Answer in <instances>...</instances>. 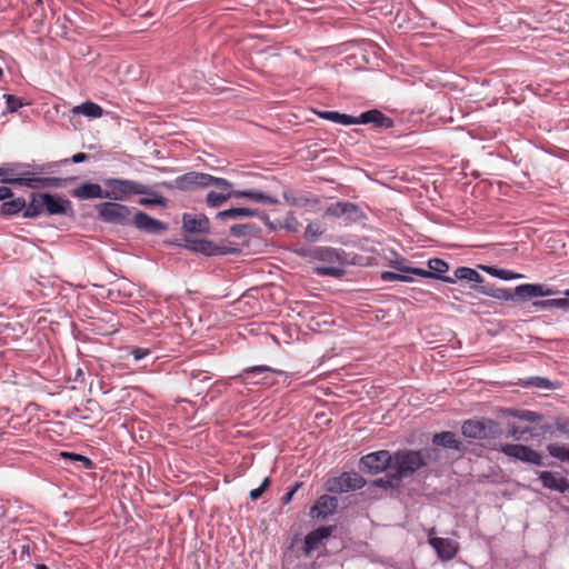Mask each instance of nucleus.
Listing matches in <instances>:
<instances>
[{"instance_id":"17","label":"nucleus","mask_w":569,"mask_h":569,"mask_svg":"<svg viewBox=\"0 0 569 569\" xmlns=\"http://www.w3.org/2000/svg\"><path fill=\"white\" fill-rule=\"evenodd\" d=\"M337 507L338 501L335 497L323 495L312 506L310 515L312 518L326 519L336 511Z\"/></svg>"},{"instance_id":"44","label":"nucleus","mask_w":569,"mask_h":569,"mask_svg":"<svg viewBox=\"0 0 569 569\" xmlns=\"http://www.w3.org/2000/svg\"><path fill=\"white\" fill-rule=\"evenodd\" d=\"M549 305L552 308L569 309V300L566 298L549 299Z\"/></svg>"},{"instance_id":"28","label":"nucleus","mask_w":569,"mask_h":569,"mask_svg":"<svg viewBox=\"0 0 569 569\" xmlns=\"http://www.w3.org/2000/svg\"><path fill=\"white\" fill-rule=\"evenodd\" d=\"M548 453L560 460L561 462H569V446L565 443H549L547 446Z\"/></svg>"},{"instance_id":"53","label":"nucleus","mask_w":569,"mask_h":569,"mask_svg":"<svg viewBox=\"0 0 569 569\" xmlns=\"http://www.w3.org/2000/svg\"><path fill=\"white\" fill-rule=\"evenodd\" d=\"M246 228V226H241V224H234L230 228V231L232 234L234 236H239L242 231V229Z\"/></svg>"},{"instance_id":"1","label":"nucleus","mask_w":569,"mask_h":569,"mask_svg":"<svg viewBox=\"0 0 569 569\" xmlns=\"http://www.w3.org/2000/svg\"><path fill=\"white\" fill-rule=\"evenodd\" d=\"M56 167L54 162L37 166L26 162L9 163L0 167V181L30 189L61 188L66 184V179L43 177V174L52 172Z\"/></svg>"},{"instance_id":"35","label":"nucleus","mask_w":569,"mask_h":569,"mask_svg":"<svg viewBox=\"0 0 569 569\" xmlns=\"http://www.w3.org/2000/svg\"><path fill=\"white\" fill-rule=\"evenodd\" d=\"M60 456L70 462H80L83 469H91L93 465L88 457L78 453L62 451Z\"/></svg>"},{"instance_id":"18","label":"nucleus","mask_w":569,"mask_h":569,"mask_svg":"<svg viewBox=\"0 0 569 569\" xmlns=\"http://www.w3.org/2000/svg\"><path fill=\"white\" fill-rule=\"evenodd\" d=\"M539 479L547 489L558 491L560 493H565L569 490V481L556 472L541 471L539 472Z\"/></svg>"},{"instance_id":"40","label":"nucleus","mask_w":569,"mask_h":569,"mask_svg":"<svg viewBox=\"0 0 569 569\" xmlns=\"http://www.w3.org/2000/svg\"><path fill=\"white\" fill-rule=\"evenodd\" d=\"M527 385L542 389H551L553 387L551 381L541 377L530 378Z\"/></svg>"},{"instance_id":"20","label":"nucleus","mask_w":569,"mask_h":569,"mask_svg":"<svg viewBox=\"0 0 569 569\" xmlns=\"http://www.w3.org/2000/svg\"><path fill=\"white\" fill-rule=\"evenodd\" d=\"M73 197L78 199L106 198V190L98 183H82L72 191Z\"/></svg>"},{"instance_id":"50","label":"nucleus","mask_w":569,"mask_h":569,"mask_svg":"<svg viewBox=\"0 0 569 569\" xmlns=\"http://www.w3.org/2000/svg\"><path fill=\"white\" fill-rule=\"evenodd\" d=\"M499 276L501 279H505V280H510V279L521 277L520 274L513 273L512 271H509V270H500Z\"/></svg>"},{"instance_id":"8","label":"nucleus","mask_w":569,"mask_h":569,"mask_svg":"<svg viewBox=\"0 0 569 569\" xmlns=\"http://www.w3.org/2000/svg\"><path fill=\"white\" fill-rule=\"evenodd\" d=\"M498 450L509 458L520 460L526 463L535 466L543 465L541 455L530 447L523 445L505 443L500 445Z\"/></svg>"},{"instance_id":"4","label":"nucleus","mask_w":569,"mask_h":569,"mask_svg":"<svg viewBox=\"0 0 569 569\" xmlns=\"http://www.w3.org/2000/svg\"><path fill=\"white\" fill-rule=\"evenodd\" d=\"M106 198L119 201L136 194L150 193V188L140 182L129 179L109 178L103 181Z\"/></svg>"},{"instance_id":"23","label":"nucleus","mask_w":569,"mask_h":569,"mask_svg":"<svg viewBox=\"0 0 569 569\" xmlns=\"http://www.w3.org/2000/svg\"><path fill=\"white\" fill-rule=\"evenodd\" d=\"M461 432L465 437L471 439H483L487 437V428L480 421H465L461 428Z\"/></svg>"},{"instance_id":"7","label":"nucleus","mask_w":569,"mask_h":569,"mask_svg":"<svg viewBox=\"0 0 569 569\" xmlns=\"http://www.w3.org/2000/svg\"><path fill=\"white\" fill-rule=\"evenodd\" d=\"M393 456L388 450L368 453L360 459V469L371 475H377L392 469Z\"/></svg>"},{"instance_id":"48","label":"nucleus","mask_w":569,"mask_h":569,"mask_svg":"<svg viewBox=\"0 0 569 569\" xmlns=\"http://www.w3.org/2000/svg\"><path fill=\"white\" fill-rule=\"evenodd\" d=\"M381 278L385 281H400V273L386 271V272H382Z\"/></svg>"},{"instance_id":"27","label":"nucleus","mask_w":569,"mask_h":569,"mask_svg":"<svg viewBox=\"0 0 569 569\" xmlns=\"http://www.w3.org/2000/svg\"><path fill=\"white\" fill-rule=\"evenodd\" d=\"M257 214V211L249 208H231L217 213V218L220 220L227 219H240L247 217H253Z\"/></svg>"},{"instance_id":"56","label":"nucleus","mask_w":569,"mask_h":569,"mask_svg":"<svg viewBox=\"0 0 569 569\" xmlns=\"http://www.w3.org/2000/svg\"><path fill=\"white\" fill-rule=\"evenodd\" d=\"M408 274L409 273H405V274L400 273V281H402V282H410V281H412V278L409 277Z\"/></svg>"},{"instance_id":"38","label":"nucleus","mask_w":569,"mask_h":569,"mask_svg":"<svg viewBox=\"0 0 569 569\" xmlns=\"http://www.w3.org/2000/svg\"><path fill=\"white\" fill-rule=\"evenodd\" d=\"M3 98L6 100L7 110L10 113H13V112L18 111V109H20L21 107L24 106L22 100L20 98L16 97V96L3 94Z\"/></svg>"},{"instance_id":"15","label":"nucleus","mask_w":569,"mask_h":569,"mask_svg":"<svg viewBox=\"0 0 569 569\" xmlns=\"http://www.w3.org/2000/svg\"><path fill=\"white\" fill-rule=\"evenodd\" d=\"M131 221L139 230L147 231L149 233H160L167 230V224L153 219L142 211L134 212L133 217H131Z\"/></svg>"},{"instance_id":"19","label":"nucleus","mask_w":569,"mask_h":569,"mask_svg":"<svg viewBox=\"0 0 569 569\" xmlns=\"http://www.w3.org/2000/svg\"><path fill=\"white\" fill-rule=\"evenodd\" d=\"M367 123H373L379 128H391L393 126V121L377 109L368 110L356 117V124Z\"/></svg>"},{"instance_id":"52","label":"nucleus","mask_w":569,"mask_h":569,"mask_svg":"<svg viewBox=\"0 0 569 569\" xmlns=\"http://www.w3.org/2000/svg\"><path fill=\"white\" fill-rule=\"evenodd\" d=\"M87 159H88V154H86L83 152H79V153H76L72 156L71 161L73 163H81V162L86 161Z\"/></svg>"},{"instance_id":"59","label":"nucleus","mask_w":569,"mask_h":569,"mask_svg":"<svg viewBox=\"0 0 569 569\" xmlns=\"http://www.w3.org/2000/svg\"><path fill=\"white\" fill-rule=\"evenodd\" d=\"M2 74H3V71H2V69L0 68V78L2 77Z\"/></svg>"},{"instance_id":"57","label":"nucleus","mask_w":569,"mask_h":569,"mask_svg":"<svg viewBox=\"0 0 569 569\" xmlns=\"http://www.w3.org/2000/svg\"><path fill=\"white\" fill-rule=\"evenodd\" d=\"M37 569H48L44 565H39Z\"/></svg>"},{"instance_id":"31","label":"nucleus","mask_w":569,"mask_h":569,"mask_svg":"<svg viewBox=\"0 0 569 569\" xmlns=\"http://www.w3.org/2000/svg\"><path fill=\"white\" fill-rule=\"evenodd\" d=\"M230 198H234L233 191H210L207 194V204L211 208H217L223 204Z\"/></svg>"},{"instance_id":"41","label":"nucleus","mask_w":569,"mask_h":569,"mask_svg":"<svg viewBox=\"0 0 569 569\" xmlns=\"http://www.w3.org/2000/svg\"><path fill=\"white\" fill-rule=\"evenodd\" d=\"M269 485H270V480L267 477L263 479V481L261 482V485L258 488L250 491L251 500H253V501L258 500L263 495V492L267 490Z\"/></svg>"},{"instance_id":"43","label":"nucleus","mask_w":569,"mask_h":569,"mask_svg":"<svg viewBox=\"0 0 569 569\" xmlns=\"http://www.w3.org/2000/svg\"><path fill=\"white\" fill-rule=\"evenodd\" d=\"M557 431L569 439V420L557 418L555 421Z\"/></svg>"},{"instance_id":"45","label":"nucleus","mask_w":569,"mask_h":569,"mask_svg":"<svg viewBox=\"0 0 569 569\" xmlns=\"http://www.w3.org/2000/svg\"><path fill=\"white\" fill-rule=\"evenodd\" d=\"M202 243V239H187L186 240V248L200 253V247Z\"/></svg>"},{"instance_id":"11","label":"nucleus","mask_w":569,"mask_h":569,"mask_svg":"<svg viewBox=\"0 0 569 569\" xmlns=\"http://www.w3.org/2000/svg\"><path fill=\"white\" fill-rule=\"evenodd\" d=\"M553 295V290L548 288L545 284H535V283H526L520 284L516 287L515 295H498V298H503L506 300L513 299V297H517L521 300H528L533 297H548Z\"/></svg>"},{"instance_id":"25","label":"nucleus","mask_w":569,"mask_h":569,"mask_svg":"<svg viewBox=\"0 0 569 569\" xmlns=\"http://www.w3.org/2000/svg\"><path fill=\"white\" fill-rule=\"evenodd\" d=\"M316 113L321 119H325V120H328V121H331L335 123H339L342 126L356 124V117L340 113L338 111H317Z\"/></svg>"},{"instance_id":"24","label":"nucleus","mask_w":569,"mask_h":569,"mask_svg":"<svg viewBox=\"0 0 569 569\" xmlns=\"http://www.w3.org/2000/svg\"><path fill=\"white\" fill-rule=\"evenodd\" d=\"M72 113L82 114L91 119H97L103 114V109L94 102L86 101L79 106L73 107Z\"/></svg>"},{"instance_id":"34","label":"nucleus","mask_w":569,"mask_h":569,"mask_svg":"<svg viewBox=\"0 0 569 569\" xmlns=\"http://www.w3.org/2000/svg\"><path fill=\"white\" fill-rule=\"evenodd\" d=\"M508 415L515 418H518L523 421L528 422H536L541 419V416L538 415L536 411L531 410H517V409H509Z\"/></svg>"},{"instance_id":"10","label":"nucleus","mask_w":569,"mask_h":569,"mask_svg":"<svg viewBox=\"0 0 569 569\" xmlns=\"http://www.w3.org/2000/svg\"><path fill=\"white\" fill-rule=\"evenodd\" d=\"M428 267H429V270H425L421 268H410V269H406V270L412 274H416V276H419L422 278H437L445 282H449V283L455 282L453 278L442 276L443 273H446L449 270V266L445 260L438 259V258H432L428 261Z\"/></svg>"},{"instance_id":"6","label":"nucleus","mask_w":569,"mask_h":569,"mask_svg":"<svg viewBox=\"0 0 569 569\" xmlns=\"http://www.w3.org/2000/svg\"><path fill=\"white\" fill-rule=\"evenodd\" d=\"M210 180L211 174L192 171L177 177L172 183L162 182L161 186L168 189L194 190L209 187Z\"/></svg>"},{"instance_id":"22","label":"nucleus","mask_w":569,"mask_h":569,"mask_svg":"<svg viewBox=\"0 0 569 569\" xmlns=\"http://www.w3.org/2000/svg\"><path fill=\"white\" fill-rule=\"evenodd\" d=\"M44 213V198L43 193H32L30 202L27 204L23 211L24 218H36Z\"/></svg>"},{"instance_id":"58","label":"nucleus","mask_w":569,"mask_h":569,"mask_svg":"<svg viewBox=\"0 0 569 569\" xmlns=\"http://www.w3.org/2000/svg\"><path fill=\"white\" fill-rule=\"evenodd\" d=\"M565 296H566V297H569V289H566V290H565Z\"/></svg>"},{"instance_id":"37","label":"nucleus","mask_w":569,"mask_h":569,"mask_svg":"<svg viewBox=\"0 0 569 569\" xmlns=\"http://www.w3.org/2000/svg\"><path fill=\"white\" fill-rule=\"evenodd\" d=\"M262 372H273L277 375H286V372L282 370L272 369L267 366H256V367L246 369L243 371V376L246 377V379H249L250 376L262 373Z\"/></svg>"},{"instance_id":"26","label":"nucleus","mask_w":569,"mask_h":569,"mask_svg":"<svg viewBox=\"0 0 569 569\" xmlns=\"http://www.w3.org/2000/svg\"><path fill=\"white\" fill-rule=\"evenodd\" d=\"M432 442L443 448L460 450V441L456 438L455 433L450 431L436 433L432 438Z\"/></svg>"},{"instance_id":"39","label":"nucleus","mask_w":569,"mask_h":569,"mask_svg":"<svg viewBox=\"0 0 569 569\" xmlns=\"http://www.w3.org/2000/svg\"><path fill=\"white\" fill-rule=\"evenodd\" d=\"M322 234V229L318 223H309L305 230V238L308 241H316Z\"/></svg>"},{"instance_id":"21","label":"nucleus","mask_w":569,"mask_h":569,"mask_svg":"<svg viewBox=\"0 0 569 569\" xmlns=\"http://www.w3.org/2000/svg\"><path fill=\"white\" fill-rule=\"evenodd\" d=\"M234 198H246L263 204H277L278 199L259 190H233Z\"/></svg>"},{"instance_id":"13","label":"nucleus","mask_w":569,"mask_h":569,"mask_svg":"<svg viewBox=\"0 0 569 569\" xmlns=\"http://www.w3.org/2000/svg\"><path fill=\"white\" fill-rule=\"evenodd\" d=\"M44 213L49 216L72 213V202L63 196L43 193Z\"/></svg>"},{"instance_id":"54","label":"nucleus","mask_w":569,"mask_h":569,"mask_svg":"<svg viewBox=\"0 0 569 569\" xmlns=\"http://www.w3.org/2000/svg\"><path fill=\"white\" fill-rule=\"evenodd\" d=\"M533 306H536L538 308H541V309L551 308V305H549V299L548 300H542V301H536L533 303Z\"/></svg>"},{"instance_id":"16","label":"nucleus","mask_w":569,"mask_h":569,"mask_svg":"<svg viewBox=\"0 0 569 569\" xmlns=\"http://www.w3.org/2000/svg\"><path fill=\"white\" fill-rule=\"evenodd\" d=\"M332 533L331 526H322L316 530L309 532L305 538L303 551L306 555H310L312 551L319 548L322 541L329 538Z\"/></svg>"},{"instance_id":"3","label":"nucleus","mask_w":569,"mask_h":569,"mask_svg":"<svg viewBox=\"0 0 569 569\" xmlns=\"http://www.w3.org/2000/svg\"><path fill=\"white\" fill-rule=\"evenodd\" d=\"M315 258H317L320 261L329 263V266L316 267V274L321 277L330 276L333 278H340L345 274L342 266L346 261V258L345 252L342 250L329 247L318 248L315 251Z\"/></svg>"},{"instance_id":"51","label":"nucleus","mask_w":569,"mask_h":569,"mask_svg":"<svg viewBox=\"0 0 569 569\" xmlns=\"http://www.w3.org/2000/svg\"><path fill=\"white\" fill-rule=\"evenodd\" d=\"M528 430H523V431H519L517 428L512 427L510 430H509V433L510 436L515 439V440H522L523 439V435L525 432H527Z\"/></svg>"},{"instance_id":"55","label":"nucleus","mask_w":569,"mask_h":569,"mask_svg":"<svg viewBox=\"0 0 569 569\" xmlns=\"http://www.w3.org/2000/svg\"><path fill=\"white\" fill-rule=\"evenodd\" d=\"M393 268L398 271H400L401 273H410L409 271H407L406 269H410L411 267H407V266H403L401 263H395L393 264Z\"/></svg>"},{"instance_id":"46","label":"nucleus","mask_w":569,"mask_h":569,"mask_svg":"<svg viewBox=\"0 0 569 569\" xmlns=\"http://www.w3.org/2000/svg\"><path fill=\"white\" fill-rule=\"evenodd\" d=\"M299 487H300V483H299V482H296V483H295V485H293V486H292V487H291V488H290V489L284 493V496L282 497V503H283V505H288V503L292 500V498H293L295 493L297 492V490L299 489Z\"/></svg>"},{"instance_id":"5","label":"nucleus","mask_w":569,"mask_h":569,"mask_svg":"<svg viewBox=\"0 0 569 569\" xmlns=\"http://www.w3.org/2000/svg\"><path fill=\"white\" fill-rule=\"evenodd\" d=\"M99 217L109 223L129 224L133 209L118 202H102L97 206Z\"/></svg>"},{"instance_id":"14","label":"nucleus","mask_w":569,"mask_h":569,"mask_svg":"<svg viewBox=\"0 0 569 569\" xmlns=\"http://www.w3.org/2000/svg\"><path fill=\"white\" fill-rule=\"evenodd\" d=\"M182 228L186 233H209L210 222L203 213H184Z\"/></svg>"},{"instance_id":"30","label":"nucleus","mask_w":569,"mask_h":569,"mask_svg":"<svg viewBox=\"0 0 569 569\" xmlns=\"http://www.w3.org/2000/svg\"><path fill=\"white\" fill-rule=\"evenodd\" d=\"M200 253L206 256H221L229 253V249L227 247L219 246L211 240L202 239Z\"/></svg>"},{"instance_id":"9","label":"nucleus","mask_w":569,"mask_h":569,"mask_svg":"<svg viewBox=\"0 0 569 569\" xmlns=\"http://www.w3.org/2000/svg\"><path fill=\"white\" fill-rule=\"evenodd\" d=\"M435 528L428 532V542L442 561H449L456 557L460 546L459 542L450 538L435 537Z\"/></svg>"},{"instance_id":"33","label":"nucleus","mask_w":569,"mask_h":569,"mask_svg":"<svg viewBox=\"0 0 569 569\" xmlns=\"http://www.w3.org/2000/svg\"><path fill=\"white\" fill-rule=\"evenodd\" d=\"M455 278L458 280H467L471 282H480L481 276L472 268L460 267L455 270Z\"/></svg>"},{"instance_id":"29","label":"nucleus","mask_w":569,"mask_h":569,"mask_svg":"<svg viewBox=\"0 0 569 569\" xmlns=\"http://www.w3.org/2000/svg\"><path fill=\"white\" fill-rule=\"evenodd\" d=\"M26 208V200L21 197L11 199L9 201H4L1 207V211L4 214H17L21 211H24Z\"/></svg>"},{"instance_id":"49","label":"nucleus","mask_w":569,"mask_h":569,"mask_svg":"<svg viewBox=\"0 0 569 569\" xmlns=\"http://www.w3.org/2000/svg\"><path fill=\"white\" fill-rule=\"evenodd\" d=\"M13 196V192L8 187H0V201L9 199Z\"/></svg>"},{"instance_id":"2","label":"nucleus","mask_w":569,"mask_h":569,"mask_svg":"<svg viewBox=\"0 0 569 569\" xmlns=\"http://www.w3.org/2000/svg\"><path fill=\"white\" fill-rule=\"evenodd\" d=\"M431 456V450H407V451H398L393 456L392 461V470L396 471V475L390 480L378 479L375 480V486L381 488L395 487L399 483V481L407 477L419 468L427 463V459Z\"/></svg>"},{"instance_id":"32","label":"nucleus","mask_w":569,"mask_h":569,"mask_svg":"<svg viewBox=\"0 0 569 569\" xmlns=\"http://www.w3.org/2000/svg\"><path fill=\"white\" fill-rule=\"evenodd\" d=\"M357 211H358V207L350 202H337L335 206L330 207L327 210V212L329 214L337 216V217L345 216V214L351 216L352 213H355Z\"/></svg>"},{"instance_id":"42","label":"nucleus","mask_w":569,"mask_h":569,"mask_svg":"<svg viewBox=\"0 0 569 569\" xmlns=\"http://www.w3.org/2000/svg\"><path fill=\"white\" fill-rule=\"evenodd\" d=\"M210 186H214L219 188L221 191L227 192L230 191L229 189L231 188V182L228 181L227 179L211 176Z\"/></svg>"},{"instance_id":"12","label":"nucleus","mask_w":569,"mask_h":569,"mask_svg":"<svg viewBox=\"0 0 569 569\" xmlns=\"http://www.w3.org/2000/svg\"><path fill=\"white\" fill-rule=\"evenodd\" d=\"M366 485L365 479L357 472H343L329 485L330 491L348 492L361 489Z\"/></svg>"},{"instance_id":"47","label":"nucleus","mask_w":569,"mask_h":569,"mask_svg":"<svg viewBox=\"0 0 569 569\" xmlns=\"http://www.w3.org/2000/svg\"><path fill=\"white\" fill-rule=\"evenodd\" d=\"M130 353L133 356L134 360L139 361L146 358L150 353V350L146 348H133Z\"/></svg>"},{"instance_id":"36","label":"nucleus","mask_w":569,"mask_h":569,"mask_svg":"<svg viewBox=\"0 0 569 569\" xmlns=\"http://www.w3.org/2000/svg\"><path fill=\"white\" fill-rule=\"evenodd\" d=\"M149 194L152 196V197H150V198H140L138 200V203L140 206H144V207H151V206H162V207H166L167 202H166V199L162 196L157 194V193L152 192L151 190H150Z\"/></svg>"}]
</instances>
